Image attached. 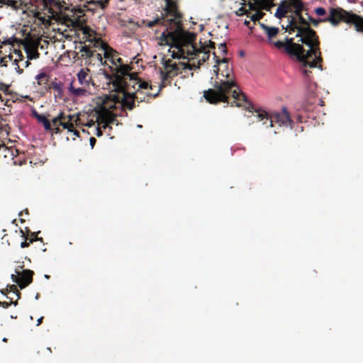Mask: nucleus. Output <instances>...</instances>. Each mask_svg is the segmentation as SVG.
<instances>
[{
  "instance_id": "nucleus-43",
  "label": "nucleus",
  "mask_w": 363,
  "mask_h": 363,
  "mask_svg": "<svg viewBox=\"0 0 363 363\" xmlns=\"http://www.w3.org/2000/svg\"><path fill=\"white\" fill-rule=\"evenodd\" d=\"M32 115L38 119V117H40L42 114H39L35 109L32 110Z\"/></svg>"
},
{
  "instance_id": "nucleus-29",
  "label": "nucleus",
  "mask_w": 363,
  "mask_h": 363,
  "mask_svg": "<svg viewBox=\"0 0 363 363\" xmlns=\"http://www.w3.org/2000/svg\"><path fill=\"white\" fill-rule=\"evenodd\" d=\"M289 21L288 27H294V28H298V22L292 16H289Z\"/></svg>"
},
{
  "instance_id": "nucleus-6",
  "label": "nucleus",
  "mask_w": 363,
  "mask_h": 363,
  "mask_svg": "<svg viewBox=\"0 0 363 363\" xmlns=\"http://www.w3.org/2000/svg\"><path fill=\"white\" fill-rule=\"evenodd\" d=\"M111 62L115 67L114 69L116 71L114 74V79L112 82L114 91H123L124 86H128L125 81L126 77H128L130 80H137L135 74L129 73L130 67L128 65H117L113 60H111Z\"/></svg>"
},
{
  "instance_id": "nucleus-32",
  "label": "nucleus",
  "mask_w": 363,
  "mask_h": 363,
  "mask_svg": "<svg viewBox=\"0 0 363 363\" xmlns=\"http://www.w3.org/2000/svg\"><path fill=\"white\" fill-rule=\"evenodd\" d=\"M65 118L63 113H60L57 117L54 118L52 119V123L55 125H59L60 121H61L62 119Z\"/></svg>"
},
{
  "instance_id": "nucleus-34",
  "label": "nucleus",
  "mask_w": 363,
  "mask_h": 363,
  "mask_svg": "<svg viewBox=\"0 0 363 363\" xmlns=\"http://www.w3.org/2000/svg\"><path fill=\"white\" fill-rule=\"evenodd\" d=\"M43 78H48V77L45 72H40L36 75L35 79L38 80V84H41L40 80ZM46 81H48V79H46Z\"/></svg>"
},
{
  "instance_id": "nucleus-38",
  "label": "nucleus",
  "mask_w": 363,
  "mask_h": 363,
  "mask_svg": "<svg viewBox=\"0 0 363 363\" xmlns=\"http://www.w3.org/2000/svg\"><path fill=\"white\" fill-rule=\"evenodd\" d=\"M9 86L8 84H6L3 82H0V90L6 92L9 89Z\"/></svg>"
},
{
  "instance_id": "nucleus-25",
  "label": "nucleus",
  "mask_w": 363,
  "mask_h": 363,
  "mask_svg": "<svg viewBox=\"0 0 363 363\" xmlns=\"http://www.w3.org/2000/svg\"><path fill=\"white\" fill-rule=\"evenodd\" d=\"M86 88L82 86V88H75L74 90L72 91V94L74 96H83L86 93Z\"/></svg>"
},
{
  "instance_id": "nucleus-37",
  "label": "nucleus",
  "mask_w": 363,
  "mask_h": 363,
  "mask_svg": "<svg viewBox=\"0 0 363 363\" xmlns=\"http://www.w3.org/2000/svg\"><path fill=\"white\" fill-rule=\"evenodd\" d=\"M11 280H12V281H13V282L16 283V284H18L19 285V283H20L21 281H20V277H19V276H18H18H16V275H15V274H11Z\"/></svg>"
},
{
  "instance_id": "nucleus-24",
  "label": "nucleus",
  "mask_w": 363,
  "mask_h": 363,
  "mask_svg": "<svg viewBox=\"0 0 363 363\" xmlns=\"http://www.w3.org/2000/svg\"><path fill=\"white\" fill-rule=\"evenodd\" d=\"M5 4L15 10L19 9L21 6V3L15 0H6Z\"/></svg>"
},
{
  "instance_id": "nucleus-62",
  "label": "nucleus",
  "mask_w": 363,
  "mask_h": 363,
  "mask_svg": "<svg viewBox=\"0 0 363 363\" xmlns=\"http://www.w3.org/2000/svg\"><path fill=\"white\" fill-rule=\"evenodd\" d=\"M58 131H59V128H57L55 129V133H58Z\"/></svg>"
},
{
  "instance_id": "nucleus-36",
  "label": "nucleus",
  "mask_w": 363,
  "mask_h": 363,
  "mask_svg": "<svg viewBox=\"0 0 363 363\" xmlns=\"http://www.w3.org/2000/svg\"><path fill=\"white\" fill-rule=\"evenodd\" d=\"M218 50H220V53L222 55H226L227 54V47L225 43H221L218 46Z\"/></svg>"
},
{
  "instance_id": "nucleus-14",
  "label": "nucleus",
  "mask_w": 363,
  "mask_h": 363,
  "mask_svg": "<svg viewBox=\"0 0 363 363\" xmlns=\"http://www.w3.org/2000/svg\"><path fill=\"white\" fill-rule=\"evenodd\" d=\"M291 11L289 9V6L286 1H282L278 6L277 11L274 13V16L278 19H281L285 17L286 14Z\"/></svg>"
},
{
  "instance_id": "nucleus-19",
  "label": "nucleus",
  "mask_w": 363,
  "mask_h": 363,
  "mask_svg": "<svg viewBox=\"0 0 363 363\" xmlns=\"http://www.w3.org/2000/svg\"><path fill=\"white\" fill-rule=\"evenodd\" d=\"M286 1L287 5L289 6V9L291 11V9H294V11H302L303 9V4L301 0H285Z\"/></svg>"
},
{
  "instance_id": "nucleus-12",
  "label": "nucleus",
  "mask_w": 363,
  "mask_h": 363,
  "mask_svg": "<svg viewBox=\"0 0 363 363\" xmlns=\"http://www.w3.org/2000/svg\"><path fill=\"white\" fill-rule=\"evenodd\" d=\"M347 23L353 24L357 32L363 33V17L351 13L349 18L347 20Z\"/></svg>"
},
{
  "instance_id": "nucleus-7",
  "label": "nucleus",
  "mask_w": 363,
  "mask_h": 363,
  "mask_svg": "<svg viewBox=\"0 0 363 363\" xmlns=\"http://www.w3.org/2000/svg\"><path fill=\"white\" fill-rule=\"evenodd\" d=\"M351 12L344 10L341 7L330 8L329 14L324 18V21L330 23L333 26H337L341 22L347 23Z\"/></svg>"
},
{
  "instance_id": "nucleus-31",
  "label": "nucleus",
  "mask_w": 363,
  "mask_h": 363,
  "mask_svg": "<svg viewBox=\"0 0 363 363\" xmlns=\"http://www.w3.org/2000/svg\"><path fill=\"white\" fill-rule=\"evenodd\" d=\"M79 30H81L83 33V34L88 35L89 34H91L92 32L91 29L88 26H84L82 25Z\"/></svg>"
},
{
  "instance_id": "nucleus-2",
  "label": "nucleus",
  "mask_w": 363,
  "mask_h": 363,
  "mask_svg": "<svg viewBox=\"0 0 363 363\" xmlns=\"http://www.w3.org/2000/svg\"><path fill=\"white\" fill-rule=\"evenodd\" d=\"M296 30L298 33L296 36L301 37L300 41L310 48L306 52L303 45L294 43V39L288 37L286 38L285 42L278 40L272 43L279 50L284 49L291 57H295L301 63L300 69L302 74L309 77L311 72L308 68L318 67L322 69L320 63L323 59L320 57V42L315 31L309 24L298 26Z\"/></svg>"
},
{
  "instance_id": "nucleus-55",
  "label": "nucleus",
  "mask_w": 363,
  "mask_h": 363,
  "mask_svg": "<svg viewBox=\"0 0 363 363\" xmlns=\"http://www.w3.org/2000/svg\"><path fill=\"white\" fill-rule=\"evenodd\" d=\"M67 118H68V120H69V121H68V122H69V123H71L70 121L72 120V118H74V116H72V115H68V116H67Z\"/></svg>"
},
{
  "instance_id": "nucleus-60",
  "label": "nucleus",
  "mask_w": 363,
  "mask_h": 363,
  "mask_svg": "<svg viewBox=\"0 0 363 363\" xmlns=\"http://www.w3.org/2000/svg\"><path fill=\"white\" fill-rule=\"evenodd\" d=\"M38 298H39V295L37 294L35 295V300H38Z\"/></svg>"
},
{
  "instance_id": "nucleus-47",
  "label": "nucleus",
  "mask_w": 363,
  "mask_h": 363,
  "mask_svg": "<svg viewBox=\"0 0 363 363\" xmlns=\"http://www.w3.org/2000/svg\"><path fill=\"white\" fill-rule=\"evenodd\" d=\"M102 135V131L100 130L99 128H96V136L100 137Z\"/></svg>"
},
{
  "instance_id": "nucleus-53",
  "label": "nucleus",
  "mask_w": 363,
  "mask_h": 363,
  "mask_svg": "<svg viewBox=\"0 0 363 363\" xmlns=\"http://www.w3.org/2000/svg\"><path fill=\"white\" fill-rule=\"evenodd\" d=\"M43 318V317H40L37 320V323H36L37 325H39L42 323Z\"/></svg>"
},
{
  "instance_id": "nucleus-23",
  "label": "nucleus",
  "mask_w": 363,
  "mask_h": 363,
  "mask_svg": "<svg viewBox=\"0 0 363 363\" xmlns=\"http://www.w3.org/2000/svg\"><path fill=\"white\" fill-rule=\"evenodd\" d=\"M38 121L43 125V127L45 130H50L51 125L49 120L46 118L45 116L41 115L40 117H38Z\"/></svg>"
},
{
  "instance_id": "nucleus-41",
  "label": "nucleus",
  "mask_w": 363,
  "mask_h": 363,
  "mask_svg": "<svg viewBox=\"0 0 363 363\" xmlns=\"http://www.w3.org/2000/svg\"><path fill=\"white\" fill-rule=\"evenodd\" d=\"M148 86V84L145 82H139L138 88L139 89H147Z\"/></svg>"
},
{
  "instance_id": "nucleus-42",
  "label": "nucleus",
  "mask_w": 363,
  "mask_h": 363,
  "mask_svg": "<svg viewBox=\"0 0 363 363\" xmlns=\"http://www.w3.org/2000/svg\"><path fill=\"white\" fill-rule=\"evenodd\" d=\"M256 5H257L256 3L255 4L249 3L250 9L252 11H257V7Z\"/></svg>"
},
{
  "instance_id": "nucleus-16",
  "label": "nucleus",
  "mask_w": 363,
  "mask_h": 363,
  "mask_svg": "<svg viewBox=\"0 0 363 363\" xmlns=\"http://www.w3.org/2000/svg\"><path fill=\"white\" fill-rule=\"evenodd\" d=\"M24 50L28 60H35L39 57V53L37 50V45L33 46V45H28V44H26L24 45Z\"/></svg>"
},
{
  "instance_id": "nucleus-63",
  "label": "nucleus",
  "mask_w": 363,
  "mask_h": 363,
  "mask_svg": "<svg viewBox=\"0 0 363 363\" xmlns=\"http://www.w3.org/2000/svg\"><path fill=\"white\" fill-rule=\"evenodd\" d=\"M2 341L6 342V337H4V338H3V340H2Z\"/></svg>"
},
{
  "instance_id": "nucleus-15",
  "label": "nucleus",
  "mask_w": 363,
  "mask_h": 363,
  "mask_svg": "<svg viewBox=\"0 0 363 363\" xmlns=\"http://www.w3.org/2000/svg\"><path fill=\"white\" fill-rule=\"evenodd\" d=\"M259 26L265 32L269 40L276 37L279 32V28L270 27L263 23H259Z\"/></svg>"
},
{
  "instance_id": "nucleus-26",
  "label": "nucleus",
  "mask_w": 363,
  "mask_h": 363,
  "mask_svg": "<svg viewBox=\"0 0 363 363\" xmlns=\"http://www.w3.org/2000/svg\"><path fill=\"white\" fill-rule=\"evenodd\" d=\"M264 15H265V13L264 12L257 11V13H255V14H253L250 16V19L254 23H255L256 21H258L260 19H262L264 16Z\"/></svg>"
},
{
  "instance_id": "nucleus-20",
  "label": "nucleus",
  "mask_w": 363,
  "mask_h": 363,
  "mask_svg": "<svg viewBox=\"0 0 363 363\" xmlns=\"http://www.w3.org/2000/svg\"><path fill=\"white\" fill-rule=\"evenodd\" d=\"M257 4L259 9L267 11H270L271 9L274 6V0H257Z\"/></svg>"
},
{
  "instance_id": "nucleus-51",
  "label": "nucleus",
  "mask_w": 363,
  "mask_h": 363,
  "mask_svg": "<svg viewBox=\"0 0 363 363\" xmlns=\"http://www.w3.org/2000/svg\"><path fill=\"white\" fill-rule=\"evenodd\" d=\"M238 11L245 14L247 13V10L244 7L240 8Z\"/></svg>"
},
{
  "instance_id": "nucleus-1",
  "label": "nucleus",
  "mask_w": 363,
  "mask_h": 363,
  "mask_svg": "<svg viewBox=\"0 0 363 363\" xmlns=\"http://www.w3.org/2000/svg\"><path fill=\"white\" fill-rule=\"evenodd\" d=\"M213 59L216 65L213 66V72L216 80L213 82V89H208L203 91V97L207 102L211 104H218L220 102L230 104L232 106L245 107L252 112L253 105L247 100L245 94L242 92L232 77V70L228 67V59L220 60L215 52Z\"/></svg>"
},
{
  "instance_id": "nucleus-44",
  "label": "nucleus",
  "mask_w": 363,
  "mask_h": 363,
  "mask_svg": "<svg viewBox=\"0 0 363 363\" xmlns=\"http://www.w3.org/2000/svg\"><path fill=\"white\" fill-rule=\"evenodd\" d=\"M96 143V139L94 138H89V143L91 148L94 147V145Z\"/></svg>"
},
{
  "instance_id": "nucleus-3",
  "label": "nucleus",
  "mask_w": 363,
  "mask_h": 363,
  "mask_svg": "<svg viewBox=\"0 0 363 363\" xmlns=\"http://www.w3.org/2000/svg\"><path fill=\"white\" fill-rule=\"evenodd\" d=\"M196 38V33L186 31L183 28V60H187V62H183V72L199 69L203 62L209 59V49L216 48L214 42L209 40L208 43L206 44L199 41L198 45Z\"/></svg>"
},
{
  "instance_id": "nucleus-61",
  "label": "nucleus",
  "mask_w": 363,
  "mask_h": 363,
  "mask_svg": "<svg viewBox=\"0 0 363 363\" xmlns=\"http://www.w3.org/2000/svg\"><path fill=\"white\" fill-rule=\"evenodd\" d=\"M137 128H142V125H140V124H138V125H137Z\"/></svg>"
},
{
  "instance_id": "nucleus-10",
  "label": "nucleus",
  "mask_w": 363,
  "mask_h": 363,
  "mask_svg": "<svg viewBox=\"0 0 363 363\" xmlns=\"http://www.w3.org/2000/svg\"><path fill=\"white\" fill-rule=\"evenodd\" d=\"M96 121L98 123H104V128H107L109 127V124L113 123L115 122V115H113L107 109L104 108V110L99 113V116Z\"/></svg>"
},
{
  "instance_id": "nucleus-54",
  "label": "nucleus",
  "mask_w": 363,
  "mask_h": 363,
  "mask_svg": "<svg viewBox=\"0 0 363 363\" xmlns=\"http://www.w3.org/2000/svg\"><path fill=\"white\" fill-rule=\"evenodd\" d=\"M30 62H29V60H28L24 62V66H25L26 67H28L30 65Z\"/></svg>"
},
{
  "instance_id": "nucleus-27",
  "label": "nucleus",
  "mask_w": 363,
  "mask_h": 363,
  "mask_svg": "<svg viewBox=\"0 0 363 363\" xmlns=\"http://www.w3.org/2000/svg\"><path fill=\"white\" fill-rule=\"evenodd\" d=\"M301 12L302 11H298V13H297V11H294L295 15L298 18V23L300 25H307V24H308V21L301 15Z\"/></svg>"
},
{
  "instance_id": "nucleus-9",
  "label": "nucleus",
  "mask_w": 363,
  "mask_h": 363,
  "mask_svg": "<svg viewBox=\"0 0 363 363\" xmlns=\"http://www.w3.org/2000/svg\"><path fill=\"white\" fill-rule=\"evenodd\" d=\"M125 89L126 86H124L123 91H115L123 94L121 99L116 94L112 95L111 97L115 103L121 102L122 106H125L129 110H132L135 106V99L137 98L136 93H129L126 91Z\"/></svg>"
},
{
  "instance_id": "nucleus-4",
  "label": "nucleus",
  "mask_w": 363,
  "mask_h": 363,
  "mask_svg": "<svg viewBox=\"0 0 363 363\" xmlns=\"http://www.w3.org/2000/svg\"><path fill=\"white\" fill-rule=\"evenodd\" d=\"M177 13L174 16L173 13L167 12L169 16V21L171 22L169 35L172 40L168 52L172 59L182 58V16L178 8Z\"/></svg>"
},
{
  "instance_id": "nucleus-56",
  "label": "nucleus",
  "mask_w": 363,
  "mask_h": 363,
  "mask_svg": "<svg viewBox=\"0 0 363 363\" xmlns=\"http://www.w3.org/2000/svg\"><path fill=\"white\" fill-rule=\"evenodd\" d=\"M244 24H245L246 26H247L248 28H250V21H245V23H244Z\"/></svg>"
},
{
  "instance_id": "nucleus-8",
  "label": "nucleus",
  "mask_w": 363,
  "mask_h": 363,
  "mask_svg": "<svg viewBox=\"0 0 363 363\" xmlns=\"http://www.w3.org/2000/svg\"><path fill=\"white\" fill-rule=\"evenodd\" d=\"M163 66L166 69V72H161V75L163 79H171L170 84H174L177 89H180V82L179 80L174 81L173 77L177 76L180 72V69L177 62H173L172 60H163Z\"/></svg>"
},
{
  "instance_id": "nucleus-48",
  "label": "nucleus",
  "mask_w": 363,
  "mask_h": 363,
  "mask_svg": "<svg viewBox=\"0 0 363 363\" xmlns=\"http://www.w3.org/2000/svg\"><path fill=\"white\" fill-rule=\"evenodd\" d=\"M43 2L45 4H52L54 3L55 0H43Z\"/></svg>"
},
{
  "instance_id": "nucleus-64",
  "label": "nucleus",
  "mask_w": 363,
  "mask_h": 363,
  "mask_svg": "<svg viewBox=\"0 0 363 363\" xmlns=\"http://www.w3.org/2000/svg\"><path fill=\"white\" fill-rule=\"evenodd\" d=\"M99 55V57H100V58H99V60H102V57H101V55Z\"/></svg>"
},
{
  "instance_id": "nucleus-17",
  "label": "nucleus",
  "mask_w": 363,
  "mask_h": 363,
  "mask_svg": "<svg viewBox=\"0 0 363 363\" xmlns=\"http://www.w3.org/2000/svg\"><path fill=\"white\" fill-rule=\"evenodd\" d=\"M87 40L90 43H94V45L96 47H100L102 50H105V52H104V57L106 58H108V53L106 52V49L108 48L107 45H106L105 43H104L103 42L101 41V40L99 38H96L94 35H92V33L91 34H89L87 35Z\"/></svg>"
},
{
  "instance_id": "nucleus-45",
  "label": "nucleus",
  "mask_w": 363,
  "mask_h": 363,
  "mask_svg": "<svg viewBox=\"0 0 363 363\" xmlns=\"http://www.w3.org/2000/svg\"><path fill=\"white\" fill-rule=\"evenodd\" d=\"M286 30H289V33H291L292 32H294L296 28H294V27H286Z\"/></svg>"
},
{
  "instance_id": "nucleus-5",
  "label": "nucleus",
  "mask_w": 363,
  "mask_h": 363,
  "mask_svg": "<svg viewBox=\"0 0 363 363\" xmlns=\"http://www.w3.org/2000/svg\"><path fill=\"white\" fill-rule=\"evenodd\" d=\"M254 115L259 121H262L263 124L267 127H273L274 123H278L279 126L290 127L292 128L294 123L286 108L284 107L281 113H277L272 116H269L264 111L255 110Z\"/></svg>"
},
{
  "instance_id": "nucleus-11",
  "label": "nucleus",
  "mask_w": 363,
  "mask_h": 363,
  "mask_svg": "<svg viewBox=\"0 0 363 363\" xmlns=\"http://www.w3.org/2000/svg\"><path fill=\"white\" fill-rule=\"evenodd\" d=\"M20 277L19 287L21 289L26 287L32 281L33 272L29 269H24L21 273L16 272Z\"/></svg>"
},
{
  "instance_id": "nucleus-58",
  "label": "nucleus",
  "mask_w": 363,
  "mask_h": 363,
  "mask_svg": "<svg viewBox=\"0 0 363 363\" xmlns=\"http://www.w3.org/2000/svg\"><path fill=\"white\" fill-rule=\"evenodd\" d=\"M93 124H94V122L93 121H90V122H88L86 123V125L89 126V127H91Z\"/></svg>"
},
{
  "instance_id": "nucleus-33",
  "label": "nucleus",
  "mask_w": 363,
  "mask_h": 363,
  "mask_svg": "<svg viewBox=\"0 0 363 363\" xmlns=\"http://www.w3.org/2000/svg\"><path fill=\"white\" fill-rule=\"evenodd\" d=\"M79 51L81 52H83L84 53L87 57H91V52L90 51L89 48L87 47V46H82Z\"/></svg>"
},
{
  "instance_id": "nucleus-30",
  "label": "nucleus",
  "mask_w": 363,
  "mask_h": 363,
  "mask_svg": "<svg viewBox=\"0 0 363 363\" xmlns=\"http://www.w3.org/2000/svg\"><path fill=\"white\" fill-rule=\"evenodd\" d=\"M308 19L314 26H318L320 23H327L326 21H323L324 18L315 19V18H312L311 16H309Z\"/></svg>"
},
{
  "instance_id": "nucleus-21",
  "label": "nucleus",
  "mask_w": 363,
  "mask_h": 363,
  "mask_svg": "<svg viewBox=\"0 0 363 363\" xmlns=\"http://www.w3.org/2000/svg\"><path fill=\"white\" fill-rule=\"evenodd\" d=\"M52 86L54 89L57 92V95H55V98H62L63 94V85L60 81H54L52 82Z\"/></svg>"
},
{
  "instance_id": "nucleus-59",
  "label": "nucleus",
  "mask_w": 363,
  "mask_h": 363,
  "mask_svg": "<svg viewBox=\"0 0 363 363\" xmlns=\"http://www.w3.org/2000/svg\"><path fill=\"white\" fill-rule=\"evenodd\" d=\"M44 277H45V279H48L50 277H49V275H48V274H45V275H44Z\"/></svg>"
},
{
  "instance_id": "nucleus-52",
  "label": "nucleus",
  "mask_w": 363,
  "mask_h": 363,
  "mask_svg": "<svg viewBox=\"0 0 363 363\" xmlns=\"http://www.w3.org/2000/svg\"><path fill=\"white\" fill-rule=\"evenodd\" d=\"M112 60H113V61H114L117 65H118V63H119V65H120V64H122V60H121V58H117V59L116 60V61H115L113 59H112Z\"/></svg>"
},
{
  "instance_id": "nucleus-13",
  "label": "nucleus",
  "mask_w": 363,
  "mask_h": 363,
  "mask_svg": "<svg viewBox=\"0 0 363 363\" xmlns=\"http://www.w3.org/2000/svg\"><path fill=\"white\" fill-rule=\"evenodd\" d=\"M77 79L79 84L84 87H89L90 84L94 85L91 82V78L87 74V72L81 69L77 73Z\"/></svg>"
},
{
  "instance_id": "nucleus-22",
  "label": "nucleus",
  "mask_w": 363,
  "mask_h": 363,
  "mask_svg": "<svg viewBox=\"0 0 363 363\" xmlns=\"http://www.w3.org/2000/svg\"><path fill=\"white\" fill-rule=\"evenodd\" d=\"M64 18H65V21L68 22L73 28L79 29L82 25V23L79 17L77 19H72L71 18H69V16H65Z\"/></svg>"
},
{
  "instance_id": "nucleus-28",
  "label": "nucleus",
  "mask_w": 363,
  "mask_h": 363,
  "mask_svg": "<svg viewBox=\"0 0 363 363\" xmlns=\"http://www.w3.org/2000/svg\"><path fill=\"white\" fill-rule=\"evenodd\" d=\"M59 125H61L64 129H67L68 132L72 131V123L60 121Z\"/></svg>"
},
{
  "instance_id": "nucleus-35",
  "label": "nucleus",
  "mask_w": 363,
  "mask_h": 363,
  "mask_svg": "<svg viewBox=\"0 0 363 363\" xmlns=\"http://www.w3.org/2000/svg\"><path fill=\"white\" fill-rule=\"evenodd\" d=\"M315 12L318 16H325L326 14V11L323 7H318V8L315 9Z\"/></svg>"
},
{
  "instance_id": "nucleus-40",
  "label": "nucleus",
  "mask_w": 363,
  "mask_h": 363,
  "mask_svg": "<svg viewBox=\"0 0 363 363\" xmlns=\"http://www.w3.org/2000/svg\"><path fill=\"white\" fill-rule=\"evenodd\" d=\"M159 18H155V20H152V21H150L147 23V26L149 28H152V26H154L158 21H159Z\"/></svg>"
},
{
  "instance_id": "nucleus-46",
  "label": "nucleus",
  "mask_w": 363,
  "mask_h": 363,
  "mask_svg": "<svg viewBox=\"0 0 363 363\" xmlns=\"http://www.w3.org/2000/svg\"><path fill=\"white\" fill-rule=\"evenodd\" d=\"M75 88H74L73 86V82H70L69 84V92L72 94V91L74 90Z\"/></svg>"
},
{
  "instance_id": "nucleus-39",
  "label": "nucleus",
  "mask_w": 363,
  "mask_h": 363,
  "mask_svg": "<svg viewBox=\"0 0 363 363\" xmlns=\"http://www.w3.org/2000/svg\"><path fill=\"white\" fill-rule=\"evenodd\" d=\"M11 303H13L14 306H16L17 305V302H11V303H8V302H1V304H0V306L4 308H8Z\"/></svg>"
},
{
  "instance_id": "nucleus-50",
  "label": "nucleus",
  "mask_w": 363,
  "mask_h": 363,
  "mask_svg": "<svg viewBox=\"0 0 363 363\" xmlns=\"http://www.w3.org/2000/svg\"><path fill=\"white\" fill-rule=\"evenodd\" d=\"M28 243L27 242H26V241L22 242L21 243V247L22 248H24V247H28Z\"/></svg>"
},
{
  "instance_id": "nucleus-49",
  "label": "nucleus",
  "mask_w": 363,
  "mask_h": 363,
  "mask_svg": "<svg viewBox=\"0 0 363 363\" xmlns=\"http://www.w3.org/2000/svg\"><path fill=\"white\" fill-rule=\"evenodd\" d=\"M71 133H72L74 134V135H75V136L79 137V133L77 130L74 129L73 128H72V131Z\"/></svg>"
},
{
  "instance_id": "nucleus-57",
  "label": "nucleus",
  "mask_w": 363,
  "mask_h": 363,
  "mask_svg": "<svg viewBox=\"0 0 363 363\" xmlns=\"http://www.w3.org/2000/svg\"><path fill=\"white\" fill-rule=\"evenodd\" d=\"M16 71H17L19 74H21V73L23 72V70H22V69H21L19 68V67H18V66H17V67L16 68Z\"/></svg>"
},
{
  "instance_id": "nucleus-18",
  "label": "nucleus",
  "mask_w": 363,
  "mask_h": 363,
  "mask_svg": "<svg viewBox=\"0 0 363 363\" xmlns=\"http://www.w3.org/2000/svg\"><path fill=\"white\" fill-rule=\"evenodd\" d=\"M179 0H165L166 3V12H172L173 15L175 16L177 15V9L178 6Z\"/></svg>"
}]
</instances>
